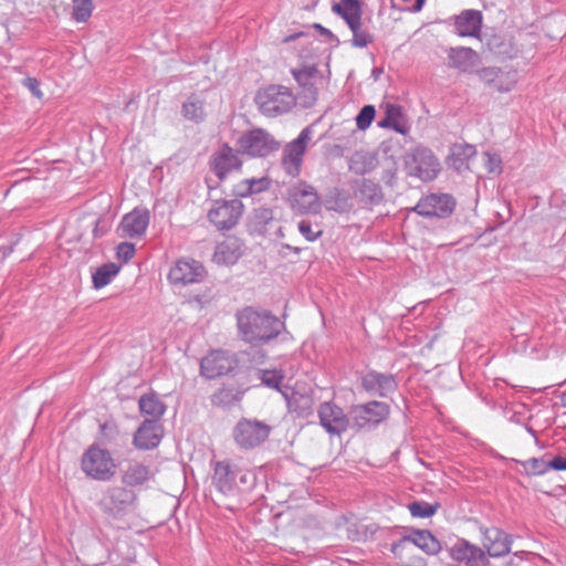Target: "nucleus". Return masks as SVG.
<instances>
[{"label":"nucleus","mask_w":566,"mask_h":566,"mask_svg":"<svg viewBox=\"0 0 566 566\" xmlns=\"http://www.w3.org/2000/svg\"><path fill=\"white\" fill-rule=\"evenodd\" d=\"M237 325L242 339L252 345L266 344L276 338L284 323L269 311H259L251 306L237 313Z\"/></svg>","instance_id":"1"},{"label":"nucleus","mask_w":566,"mask_h":566,"mask_svg":"<svg viewBox=\"0 0 566 566\" xmlns=\"http://www.w3.org/2000/svg\"><path fill=\"white\" fill-rule=\"evenodd\" d=\"M332 11L340 17L353 33L352 45L366 48L375 35L363 24V3L360 0H340L332 6Z\"/></svg>","instance_id":"2"},{"label":"nucleus","mask_w":566,"mask_h":566,"mask_svg":"<svg viewBox=\"0 0 566 566\" xmlns=\"http://www.w3.org/2000/svg\"><path fill=\"white\" fill-rule=\"evenodd\" d=\"M255 101L261 112L272 117L287 113L296 103L293 92L283 85H270L259 91Z\"/></svg>","instance_id":"3"},{"label":"nucleus","mask_w":566,"mask_h":566,"mask_svg":"<svg viewBox=\"0 0 566 566\" xmlns=\"http://www.w3.org/2000/svg\"><path fill=\"white\" fill-rule=\"evenodd\" d=\"M349 412L352 429L356 431H370L389 417L390 407L386 402L371 400L366 403L352 406Z\"/></svg>","instance_id":"4"},{"label":"nucleus","mask_w":566,"mask_h":566,"mask_svg":"<svg viewBox=\"0 0 566 566\" xmlns=\"http://www.w3.org/2000/svg\"><path fill=\"white\" fill-rule=\"evenodd\" d=\"M137 495L126 486H108L99 501L101 510L112 518L119 520L136 507Z\"/></svg>","instance_id":"5"},{"label":"nucleus","mask_w":566,"mask_h":566,"mask_svg":"<svg viewBox=\"0 0 566 566\" xmlns=\"http://www.w3.org/2000/svg\"><path fill=\"white\" fill-rule=\"evenodd\" d=\"M82 471L96 481H109L116 472V464L111 453L96 446H91L82 455Z\"/></svg>","instance_id":"6"},{"label":"nucleus","mask_w":566,"mask_h":566,"mask_svg":"<svg viewBox=\"0 0 566 566\" xmlns=\"http://www.w3.org/2000/svg\"><path fill=\"white\" fill-rule=\"evenodd\" d=\"M272 431V427L258 419H240L233 428L232 437L241 449L250 450L265 442Z\"/></svg>","instance_id":"7"},{"label":"nucleus","mask_w":566,"mask_h":566,"mask_svg":"<svg viewBox=\"0 0 566 566\" xmlns=\"http://www.w3.org/2000/svg\"><path fill=\"white\" fill-rule=\"evenodd\" d=\"M237 146L240 154L250 157H266L280 148V143L266 130L256 128L242 134Z\"/></svg>","instance_id":"8"},{"label":"nucleus","mask_w":566,"mask_h":566,"mask_svg":"<svg viewBox=\"0 0 566 566\" xmlns=\"http://www.w3.org/2000/svg\"><path fill=\"white\" fill-rule=\"evenodd\" d=\"M406 167L410 176L418 177L422 181L433 180L441 170L439 159L431 149L426 147L415 148L407 156Z\"/></svg>","instance_id":"9"},{"label":"nucleus","mask_w":566,"mask_h":566,"mask_svg":"<svg viewBox=\"0 0 566 566\" xmlns=\"http://www.w3.org/2000/svg\"><path fill=\"white\" fill-rule=\"evenodd\" d=\"M237 366L234 354L226 349H212L200 359L199 374L206 379H216L230 374Z\"/></svg>","instance_id":"10"},{"label":"nucleus","mask_w":566,"mask_h":566,"mask_svg":"<svg viewBox=\"0 0 566 566\" xmlns=\"http://www.w3.org/2000/svg\"><path fill=\"white\" fill-rule=\"evenodd\" d=\"M314 129L312 126H306L300 135L290 142L283 150L282 166L285 172L291 177L298 176L303 157L305 155L308 143L312 139Z\"/></svg>","instance_id":"11"},{"label":"nucleus","mask_w":566,"mask_h":566,"mask_svg":"<svg viewBox=\"0 0 566 566\" xmlns=\"http://www.w3.org/2000/svg\"><path fill=\"white\" fill-rule=\"evenodd\" d=\"M243 210L239 199L217 200L208 212V219L218 230L227 231L237 226Z\"/></svg>","instance_id":"12"},{"label":"nucleus","mask_w":566,"mask_h":566,"mask_svg":"<svg viewBox=\"0 0 566 566\" xmlns=\"http://www.w3.org/2000/svg\"><path fill=\"white\" fill-rule=\"evenodd\" d=\"M319 424L329 436L340 437L349 428L350 412L345 413L343 408L333 401L322 402L317 408Z\"/></svg>","instance_id":"13"},{"label":"nucleus","mask_w":566,"mask_h":566,"mask_svg":"<svg viewBox=\"0 0 566 566\" xmlns=\"http://www.w3.org/2000/svg\"><path fill=\"white\" fill-rule=\"evenodd\" d=\"M287 200L292 209L301 214H316L322 208L316 189L305 181H300L289 188Z\"/></svg>","instance_id":"14"},{"label":"nucleus","mask_w":566,"mask_h":566,"mask_svg":"<svg viewBox=\"0 0 566 566\" xmlns=\"http://www.w3.org/2000/svg\"><path fill=\"white\" fill-rule=\"evenodd\" d=\"M455 206V199L451 195L430 193L418 201L413 211L426 218L444 219L453 213Z\"/></svg>","instance_id":"15"},{"label":"nucleus","mask_w":566,"mask_h":566,"mask_svg":"<svg viewBox=\"0 0 566 566\" xmlns=\"http://www.w3.org/2000/svg\"><path fill=\"white\" fill-rule=\"evenodd\" d=\"M205 266L193 259H179L168 273V280L174 285H188L203 281Z\"/></svg>","instance_id":"16"},{"label":"nucleus","mask_w":566,"mask_h":566,"mask_svg":"<svg viewBox=\"0 0 566 566\" xmlns=\"http://www.w3.org/2000/svg\"><path fill=\"white\" fill-rule=\"evenodd\" d=\"M360 386L370 396L386 398L397 390L398 382L392 374L370 369L361 375Z\"/></svg>","instance_id":"17"},{"label":"nucleus","mask_w":566,"mask_h":566,"mask_svg":"<svg viewBox=\"0 0 566 566\" xmlns=\"http://www.w3.org/2000/svg\"><path fill=\"white\" fill-rule=\"evenodd\" d=\"M294 80L300 87V98L304 107H311L315 104L318 91L316 81L319 77V71L315 65L303 66L302 69H292Z\"/></svg>","instance_id":"18"},{"label":"nucleus","mask_w":566,"mask_h":566,"mask_svg":"<svg viewBox=\"0 0 566 566\" xmlns=\"http://www.w3.org/2000/svg\"><path fill=\"white\" fill-rule=\"evenodd\" d=\"M448 23L453 27V32L461 38L480 39L483 23V14L480 10L465 9L451 17Z\"/></svg>","instance_id":"19"},{"label":"nucleus","mask_w":566,"mask_h":566,"mask_svg":"<svg viewBox=\"0 0 566 566\" xmlns=\"http://www.w3.org/2000/svg\"><path fill=\"white\" fill-rule=\"evenodd\" d=\"M211 169L219 179H224L228 174L241 168V160L237 151L228 144H222L210 159Z\"/></svg>","instance_id":"20"},{"label":"nucleus","mask_w":566,"mask_h":566,"mask_svg":"<svg viewBox=\"0 0 566 566\" xmlns=\"http://www.w3.org/2000/svg\"><path fill=\"white\" fill-rule=\"evenodd\" d=\"M479 78L489 87L501 92H510L516 83V73L506 72L502 69L490 66L476 71Z\"/></svg>","instance_id":"21"},{"label":"nucleus","mask_w":566,"mask_h":566,"mask_svg":"<svg viewBox=\"0 0 566 566\" xmlns=\"http://www.w3.org/2000/svg\"><path fill=\"white\" fill-rule=\"evenodd\" d=\"M163 432L158 421L145 419L134 434L133 444L139 450L155 449L161 441Z\"/></svg>","instance_id":"22"},{"label":"nucleus","mask_w":566,"mask_h":566,"mask_svg":"<svg viewBox=\"0 0 566 566\" xmlns=\"http://www.w3.org/2000/svg\"><path fill=\"white\" fill-rule=\"evenodd\" d=\"M447 55L448 65L462 73H472L480 63L479 54L467 46L449 48Z\"/></svg>","instance_id":"23"},{"label":"nucleus","mask_w":566,"mask_h":566,"mask_svg":"<svg viewBox=\"0 0 566 566\" xmlns=\"http://www.w3.org/2000/svg\"><path fill=\"white\" fill-rule=\"evenodd\" d=\"M282 396L285 399L289 412L294 413L297 418H308L314 411V399L308 394H302L284 387Z\"/></svg>","instance_id":"24"},{"label":"nucleus","mask_w":566,"mask_h":566,"mask_svg":"<svg viewBox=\"0 0 566 566\" xmlns=\"http://www.w3.org/2000/svg\"><path fill=\"white\" fill-rule=\"evenodd\" d=\"M235 465L229 461H218L213 465L212 483L223 494H233L238 490L235 483Z\"/></svg>","instance_id":"25"},{"label":"nucleus","mask_w":566,"mask_h":566,"mask_svg":"<svg viewBox=\"0 0 566 566\" xmlns=\"http://www.w3.org/2000/svg\"><path fill=\"white\" fill-rule=\"evenodd\" d=\"M483 545L489 556L502 557L510 553L512 538L501 528L490 527L484 531Z\"/></svg>","instance_id":"26"},{"label":"nucleus","mask_w":566,"mask_h":566,"mask_svg":"<svg viewBox=\"0 0 566 566\" xmlns=\"http://www.w3.org/2000/svg\"><path fill=\"white\" fill-rule=\"evenodd\" d=\"M149 219L147 209H134L124 216L119 227L126 237L139 238L146 232Z\"/></svg>","instance_id":"27"},{"label":"nucleus","mask_w":566,"mask_h":566,"mask_svg":"<svg viewBox=\"0 0 566 566\" xmlns=\"http://www.w3.org/2000/svg\"><path fill=\"white\" fill-rule=\"evenodd\" d=\"M354 196L364 207L378 206L384 200V193L379 184L367 178L355 182Z\"/></svg>","instance_id":"28"},{"label":"nucleus","mask_w":566,"mask_h":566,"mask_svg":"<svg viewBox=\"0 0 566 566\" xmlns=\"http://www.w3.org/2000/svg\"><path fill=\"white\" fill-rule=\"evenodd\" d=\"M451 556L467 566H485L488 563L484 552L467 541L455 543L451 548Z\"/></svg>","instance_id":"29"},{"label":"nucleus","mask_w":566,"mask_h":566,"mask_svg":"<svg viewBox=\"0 0 566 566\" xmlns=\"http://www.w3.org/2000/svg\"><path fill=\"white\" fill-rule=\"evenodd\" d=\"M476 154L475 146L467 143H455L450 146L446 163L458 172L469 169V160Z\"/></svg>","instance_id":"30"},{"label":"nucleus","mask_w":566,"mask_h":566,"mask_svg":"<svg viewBox=\"0 0 566 566\" xmlns=\"http://www.w3.org/2000/svg\"><path fill=\"white\" fill-rule=\"evenodd\" d=\"M181 115L192 123H201L207 117V98L203 92L192 93L181 105Z\"/></svg>","instance_id":"31"},{"label":"nucleus","mask_w":566,"mask_h":566,"mask_svg":"<svg viewBox=\"0 0 566 566\" xmlns=\"http://www.w3.org/2000/svg\"><path fill=\"white\" fill-rule=\"evenodd\" d=\"M242 255L240 242L235 238H229L217 244L213 261L219 265H232Z\"/></svg>","instance_id":"32"},{"label":"nucleus","mask_w":566,"mask_h":566,"mask_svg":"<svg viewBox=\"0 0 566 566\" xmlns=\"http://www.w3.org/2000/svg\"><path fill=\"white\" fill-rule=\"evenodd\" d=\"M153 476L150 468L140 462H130L123 471L122 483L126 486H138L146 483Z\"/></svg>","instance_id":"33"},{"label":"nucleus","mask_w":566,"mask_h":566,"mask_svg":"<svg viewBox=\"0 0 566 566\" xmlns=\"http://www.w3.org/2000/svg\"><path fill=\"white\" fill-rule=\"evenodd\" d=\"M405 539H409L429 555H436L441 551L440 542L427 530H415L410 535H406Z\"/></svg>","instance_id":"34"},{"label":"nucleus","mask_w":566,"mask_h":566,"mask_svg":"<svg viewBox=\"0 0 566 566\" xmlns=\"http://www.w3.org/2000/svg\"><path fill=\"white\" fill-rule=\"evenodd\" d=\"M139 410L143 415L150 416V420L158 421L166 411V405L160 400L156 392L145 394L138 401Z\"/></svg>","instance_id":"35"},{"label":"nucleus","mask_w":566,"mask_h":566,"mask_svg":"<svg viewBox=\"0 0 566 566\" xmlns=\"http://www.w3.org/2000/svg\"><path fill=\"white\" fill-rule=\"evenodd\" d=\"M376 165V156L365 151H356L349 160V169L357 175H365L373 171Z\"/></svg>","instance_id":"36"},{"label":"nucleus","mask_w":566,"mask_h":566,"mask_svg":"<svg viewBox=\"0 0 566 566\" xmlns=\"http://www.w3.org/2000/svg\"><path fill=\"white\" fill-rule=\"evenodd\" d=\"M401 107L395 104H387L385 116L379 122L380 127L392 128L395 132L406 134V126L401 123Z\"/></svg>","instance_id":"37"},{"label":"nucleus","mask_w":566,"mask_h":566,"mask_svg":"<svg viewBox=\"0 0 566 566\" xmlns=\"http://www.w3.org/2000/svg\"><path fill=\"white\" fill-rule=\"evenodd\" d=\"M241 398V391H238L230 387L222 386L211 395L210 401L211 405L214 407L229 408L233 406L235 402L240 401Z\"/></svg>","instance_id":"38"},{"label":"nucleus","mask_w":566,"mask_h":566,"mask_svg":"<svg viewBox=\"0 0 566 566\" xmlns=\"http://www.w3.org/2000/svg\"><path fill=\"white\" fill-rule=\"evenodd\" d=\"M353 205L349 195L339 188H334L329 191L326 198V208L339 213L347 212L352 209Z\"/></svg>","instance_id":"39"},{"label":"nucleus","mask_w":566,"mask_h":566,"mask_svg":"<svg viewBox=\"0 0 566 566\" xmlns=\"http://www.w3.org/2000/svg\"><path fill=\"white\" fill-rule=\"evenodd\" d=\"M120 265L108 262L99 268L92 274L93 286L97 290L108 285L113 279L118 274Z\"/></svg>","instance_id":"40"},{"label":"nucleus","mask_w":566,"mask_h":566,"mask_svg":"<svg viewBox=\"0 0 566 566\" xmlns=\"http://www.w3.org/2000/svg\"><path fill=\"white\" fill-rule=\"evenodd\" d=\"M258 378L261 382L272 389H275L282 394L284 388L281 387L282 381L284 379V375L281 370L276 369H259Z\"/></svg>","instance_id":"41"},{"label":"nucleus","mask_w":566,"mask_h":566,"mask_svg":"<svg viewBox=\"0 0 566 566\" xmlns=\"http://www.w3.org/2000/svg\"><path fill=\"white\" fill-rule=\"evenodd\" d=\"M440 504L438 502L428 503L424 501H415L408 504V510L413 517L427 518L437 513Z\"/></svg>","instance_id":"42"},{"label":"nucleus","mask_w":566,"mask_h":566,"mask_svg":"<svg viewBox=\"0 0 566 566\" xmlns=\"http://www.w3.org/2000/svg\"><path fill=\"white\" fill-rule=\"evenodd\" d=\"M73 13L72 17L76 22H86L93 11V0H72Z\"/></svg>","instance_id":"43"},{"label":"nucleus","mask_w":566,"mask_h":566,"mask_svg":"<svg viewBox=\"0 0 566 566\" xmlns=\"http://www.w3.org/2000/svg\"><path fill=\"white\" fill-rule=\"evenodd\" d=\"M486 46L491 53L501 57H511V44L506 43L499 35H493L486 41Z\"/></svg>","instance_id":"44"},{"label":"nucleus","mask_w":566,"mask_h":566,"mask_svg":"<svg viewBox=\"0 0 566 566\" xmlns=\"http://www.w3.org/2000/svg\"><path fill=\"white\" fill-rule=\"evenodd\" d=\"M235 483L238 485V490L235 492H247L251 490L255 484V475L248 471L235 465Z\"/></svg>","instance_id":"45"},{"label":"nucleus","mask_w":566,"mask_h":566,"mask_svg":"<svg viewBox=\"0 0 566 566\" xmlns=\"http://www.w3.org/2000/svg\"><path fill=\"white\" fill-rule=\"evenodd\" d=\"M527 474L542 475L549 470L548 461L543 458H531L521 462Z\"/></svg>","instance_id":"46"},{"label":"nucleus","mask_w":566,"mask_h":566,"mask_svg":"<svg viewBox=\"0 0 566 566\" xmlns=\"http://www.w3.org/2000/svg\"><path fill=\"white\" fill-rule=\"evenodd\" d=\"M355 533L349 535V538L356 542H366L374 537L375 533L378 531V525L370 524H358L355 526Z\"/></svg>","instance_id":"47"},{"label":"nucleus","mask_w":566,"mask_h":566,"mask_svg":"<svg viewBox=\"0 0 566 566\" xmlns=\"http://www.w3.org/2000/svg\"><path fill=\"white\" fill-rule=\"evenodd\" d=\"M274 218L273 210L270 208H258L253 211V223L258 230H263Z\"/></svg>","instance_id":"48"},{"label":"nucleus","mask_w":566,"mask_h":566,"mask_svg":"<svg viewBox=\"0 0 566 566\" xmlns=\"http://www.w3.org/2000/svg\"><path fill=\"white\" fill-rule=\"evenodd\" d=\"M376 109L373 105H365L356 116V125L360 130L367 129L375 118Z\"/></svg>","instance_id":"49"},{"label":"nucleus","mask_w":566,"mask_h":566,"mask_svg":"<svg viewBox=\"0 0 566 566\" xmlns=\"http://www.w3.org/2000/svg\"><path fill=\"white\" fill-rule=\"evenodd\" d=\"M300 233L310 242L315 241L322 235V230L316 227V229L313 228L311 221L308 220H301L297 224Z\"/></svg>","instance_id":"50"},{"label":"nucleus","mask_w":566,"mask_h":566,"mask_svg":"<svg viewBox=\"0 0 566 566\" xmlns=\"http://www.w3.org/2000/svg\"><path fill=\"white\" fill-rule=\"evenodd\" d=\"M251 185V196L268 190L271 186V180L268 177L249 178Z\"/></svg>","instance_id":"51"},{"label":"nucleus","mask_w":566,"mask_h":566,"mask_svg":"<svg viewBox=\"0 0 566 566\" xmlns=\"http://www.w3.org/2000/svg\"><path fill=\"white\" fill-rule=\"evenodd\" d=\"M116 255L124 262L129 261L135 255V245L130 242H122L116 248Z\"/></svg>","instance_id":"52"},{"label":"nucleus","mask_w":566,"mask_h":566,"mask_svg":"<svg viewBox=\"0 0 566 566\" xmlns=\"http://www.w3.org/2000/svg\"><path fill=\"white\" fill-rule=\"evenodd\" d=\"M23 86H25L33 96L36 98H42L43 93L40 90V82L35 77L28 76L22 81Z\"/></svg>","instance_id":"53"},{"label":"nucleus","mask_w":566,"mask_h":566,"mask_svg":"<svg viewBox=\"0 0 566 566\" xmlns=\"http://www.w3.org/2000/svg\"><path fill=\"white\" fill-rule=\"evenodd\" d=\"M233 193L237 197L245 198L251 196V185L249 184V179L241 180L234 186Z\"/></svg>","instance_id":"54"},{"label":"nucleus","mask_w":566,"mask_h":566,"mask_svg":"<svg viewBox=\"0 0 566 566\" xmlns=\"http://www.w3.org/2000/svg\"><path fill=\"white\" fill-rule=\"evenodd\" d=\"M488 157L486 169L489 172L501 171V158L495 154L485 153Z\"/></svg>","instance_id":"55"},{"label":"nucleus","mask_w":566,"mask_h":566,"mask_svg":"<svg viewBox=\"0 0 566 566\" xmlns=\"http://www.w3.org/2000/svg\"><path fill=\"white\" fill-rule=\"evenodd\" d=\"M549 469L556 471H566V458L557 455L548 461Z\"/></svg>","instance_id":"56"},{"label":"nucleus","mask_w":566,"mask_h":566,"mask_svg":"<svg viewBox=\"0 0 566 566\" xmlns=\"http://www.w3.org/2000/svg\"><path fill=\"white\" fill-rule=\"evenodd\" d=\"M313 27L321 33V35L325 36L329 41H334V42L338 43L337 36L329 29L323 27L319 23H315Z\"/></svg>","instance_id":"57"},{"label":"nucleus","mask_w":566,"mask_h":566,"mask_svg":"<svg viewBox=\"0 0 566 566\" xmlns=\"http://www.w3.org/2000/svg\"><path fill=\"white\" fill-rule=\"evenodd\" d=\"M407 542H409V539H405V536H403V537H401L399 541L394 542V543L391 544V548H390L391 553H392L394 555H397V554H398V552H399V549H400V548H402V546H403V545H405V543H407Z\"/></svg>","instance_id":"58"},{"label":"nucleus","mask_w":566,"mask_h":566,"mask_svg":"<svg viewBox=\"0 0 566 566\" xmlns=\"http://www.w3.org/2000/svg\"><path fill=\"white\" fill-rule=\"evenodd\" d=\"M424 2L426 0H416L411 7H407L406 9H408L411 12H419L421 11Z\"/></svg>","instance_id":"59"},{"label":"nucleus","mask_w":566,"mask_h":566,"mask_svg":"<svg viewBox=\"0 0 566 566\" xmlns=\"http://www.w3.org/2000/svg\"><path fill=\"white\" fill-rule=\"evenodd\" d=\"M396 178V172L391 169L387 170L382 177V179L386 181V184L388 185H392V180Z\"/></svg>","instance_id":"60"},{"label":"nucleus","mask_w":566,"mask_h":566,"mask_svg":"<svg viewBox=\"0 0 566 566\" xmlns=\"http://www.w3.org/2000/svg\"><path fill=\"white\" fill-rule=\"evenodd\" d=\"M298 38H310V36H308V34H306L304 32H298V33H294V34H291V35L286 36L284 39V42H286V43L287 42H292V41H294V40H296Z\"/></svg>","instance_id":"61"},{"label":"nucleus","mask_w":566,"mask_h":566,"mask_svg":"<svg viewBox=\"0 0 566 566\" xmlns=\"http://www.w3.org/2000/svg\"><path fill=\"white\" fill-rule=\"evenodd\" d=\"M528 433L535 434V431L532 428H528Z\"/></svg>","instance_id":"62"},{"label":"nucleus","mask_w":566,"mask_h":566,"mask_svg":"<svg viewBox=\"0 0 566 566\" xmlns=\"http://www.w3.org/2000/svg\"><path fill=\"white\" fill-rule=\"evenodd\" d=\"M293 250L295 253H300V251H301L298 248H293Z\"/></svg>","instance_id":"63"},{"label":"nucleus","mask_w":566,"mask_h":566,"mask_svg":"<svg viewBox=\"0 0 566 566\" xmlns=\"http://www.w3.org/2000/svg\"><path fill=\"white\" fill-rule=\"evenodd\" d=\"M401 1L405 2V3L411 2V0H401Z\"/></svg>","instance_id":"64"}]
</instances>
